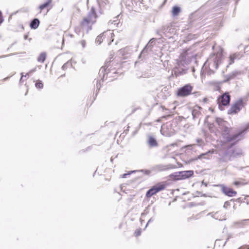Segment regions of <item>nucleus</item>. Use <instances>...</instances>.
<instances>
[{"mask_svg":"<svg viewBox=\"0 0 249 249\" xmlns=\"http://www.w3.org/2000/svg\"><path fill=\"white\" fill-rule=\"evenodd\" d=\"M195 55L191 54L189 50L186 51L182 53L177 60V63L173 71L177 76L185 73V66L188 65L193 58H195Z\"/></svg>","mask_w":249,"mask_h":249,"instance_id":"1","label":"nucleus"},{"mask_svg":"<svg viewBox=\"0 0 249 249\" xmlns=\"http://www.w3.org/2000/svg\"><path fill=\"white\" fill-rule=\"evenodd\" d=\"M97 17L94 8L92 7L87 17H85L81 21L80 27L75 28V32L80 35L81 30H82L83 32L85 31L88 33L91 29L92 25L96 22Z\"/></svg>","mask_w":249,"mask_h":249,"instance_id":"2","label":"nucleus"},{"mask_svg":"<svg viewBox=\"0 0 249 249\" xmlns=\"http://www.w3.org/2000/svg\"><path fill=\"white\" fill-rule=\"evenodd\" d=\"M216 123L217 124L219 128L221 130L222 135L227 141H237L241 139V133H238L232 136L229 135L230 128L227 126L228 123L227 122L223 120L222 119L217 118L216 119Z\"/></svg>","mask_w":249,"mask_h":249,"instance_id":"3","label":"nucleus"},{"mask_svg":"<svg viewBox=\"0 0 249 249\" xmlns=\"http://www.w3.org/2000/svg\"><path fill=\"white\" fill-rule=\"evenodd\" d=\"M219 60L220 55L215 56L214 54H213L211 56L204 64L201 71V75H203L205 69L207 68V67L209 68L207 73L209 75L213 73L218 67Z\"/></svg>","mask_w":249,"mask_h":249,"instance_id":"4","label":"nucleus"},{"mask_svg":"<svg viewBox=\"0 0 249 249\" xmlns=\"http://www.w3.org/2000/svg\"><path fill=\"white\" fill-rule=\"evenodd\" d=\"M176 127V121L168 122L161 126L160 132L164 136L170 137L175 133Z\"/></svg>","mask_w":249,"mask_h":249,"instance_id":"5","label":"nucleus"},{"mask_svg":"<svg viewBox=\"0 0 249 249\" xmlns=\"http://www.w3.org/2000/svg\"><path fill=\"white\" fill-rule=\"evenodd\" d=\"M165 188V185L163 183H159L149 189L146 194L147 197H150L158 192L164 190Z\"/></svg>","mask_w":249,"mask_h":249,"instance_id":"6","label":"nucleus"},{"mask_svg":"<svg viewBox=\"0 0 249 249\" xmlns=\"http://www.w3.org/2000/svg\"><path fill=\"white\" fill-rule=\"evenodd\" d=\"M230 102V95L228 93H225L219 97L217 99V103L219 105V108L220 110L223 109V106H225L229 104Z\"/></svg>","mask_w":249,"mask_h":249,"instance_id":"7","label":"nucleus"},{"mask_svg":"<svg viewBox=\"0 0 249 249\" xmlns=\"http://www.w3.org/2000/svg\"><path fill=\"white\" fill-rule=\"evenodd\" d=\"M193 87L190 84H187L178 90L177 95L180 97L187 96L191 93Z\"/></svg>","mask_w":249,"mask_h":249,"instance_id":"8","label":"nucleus"},{"mask_svg":"<svg viewBox=\"0 0 249 249\" xmlns=\"http://www.w3.org/2000/svg\"><path fill=\"white\" fill-rule=\"evenodd\" d=\"M107 36L108 37L110 36V37L112 38L111 42L113 41V39L112 38L114 35L110 30H108L98 36L96 39V42L98 44H100L103 41V39Z\"/></svg>","mask_w":249,"mask_h":249,"instance_id":"9","label":"nucleus"},{"mask_svg":"<svg viewBox=\"0 0 249 249\" xmlns=\"http://www.w3.org/2000/svg\"><path fill=\"white\" fill-rule=\"evenodd\" d=\"M243 106V102L242 100L237 101L233 104L229 110V113L235 114L239 112Z\"/></svg>","mask_w":249,"mask_h":249,"instance_id":"10","label":"nucleus"},{"mask_svg":"<svg viewBox=\"0 0 249 249\" xmlns=\"http://www.w3.org/2000/svg\"><path fill=\"white\" fill-rule=\"evenodd\" d=\"M107 68H105V67H102L99 71V74L100 76H102L101 78V80L103 81L105 78L106 75H107V77H111L112 76V74L116 73V72L113 70H107Z\"/></svg>","mask_w":249,"mask_h":249,"instance_id":"11","label":"nucleus"},{"mask_svg":"<svg viewBox=\"0 0 249 249\" xmlns=\"http://www.w3.org/2000/svg\"><path fill=\"white\" fill-rule=\"evenodd\" d=\"M231 151L228 149L219 159L220 162H227L232 160Z\"/></svg>","mask_w":249,"mask_h":249,"instance_id":"12","label":"nucleus"},{"mask_svg":"<svg viewBox=\"0 0 249 249\" xmlns=\"http://www.w3.org/2000/svg\"><path fill=\"white\" fill-rule=\"evenodd\" d=\"M221 190L224 194L229 196H234L237 194L236 191L223 185H221Z\"/></svg>","mask_w":249,"mask_h":249,"instance_id":"13","label":"nucleus"},{"mask_svg":"<svg viewBox=\"0 0 249 249\" xmlns=\"http://www.w3.org/2000/svg\"><path fill=\"white\" fill-rule=\"evenodd\" d=\"M178 174V177L177 178V179H184L192 176L194 174V172L192 170H188L180 172Z\"/></svg>","mask_w":249,"mask_h":249,"instance_id":"14","label":"nucleus"},{"mask_svg":"<svg viewBox=\"0 0 249 249\" xmlns=\"http://www.w3.org/2000/svg\"><path fill=\"white\" fill-rule=\"evenodd\" d=\"M171 168V165L158 164L152 167V170L155 172L166 171Z\"/></svg>","mask_w":249,"mask_h":249,"instance_id":"15","label":"nucleus"},{"mask_svg":"<svg viewBox=\"0 0 249 249\" xmlns=\"http://www.w3.org/2000/svg\"><path fill=\"white\" fill-rule=\"evenodd\" d=\"M147 142L150 147H157L158 145V142L155 138L151 136H148Z\"/></svg>","mask_w":249,"mask_h":249,"instance_id":"16","label":"nucleus"},{"mask_svg":"<svg viewBox=\"0 0 249 249\" xmlns=\"http://www.w3.org/2000/svg\"><path fill=\"white\" fill-rule=\"evenodd\" d=\"M208 215H210L213 218L219 220H225V218H224V216H222L220 215V212H217L216 213H210L208 214Z\"/></svg>","mask_w":249,"mask_h":249,"instance_id":"17","label":"nucleus"},{"mask_svg":"<svg viewBox=\"0 0 249 249\" xmlns=\"http://www.w3.org/2000/svg\"><path fill=\"white\" fill-rule=\"evenodd\" d=\"M231 151L232 158L240 156L242 155V150L239 148H235L233 150L230 149Z\"/></svg>","mask_w":249,"mask_h":249,"instance_id":"18","label":"nucleus"},{"mask_svg":"<svg viewBox=\"0 0 249 249\" xmlns=\"http://www.w3.org/2000/svg\"><path fill=\"white\" fill-rule=\"evenodd\" d=\"M52 0H47L44 3L41 4L38 8L39 10V13H41L42 11L45 8H48L52 3Z\"/></svg>","mask_w":249,"mask_h":249,"instance_id":"19","label":"nucleus"},{"mask_svg":"<svg viewBox=\"0 0 249 249\" xmlns=\"http://www.w3.org/2000/svg\"><path fill=\"white\" fill-rule=\"evenodd\" d=\"M156 39L154 38H151L149 41L148 43L146 45L145 48L142 50V53H146L148 50H151L152 46L151 44L153 43L155 41Z\"/></svg>","mask_w":249,"mask_h":249,"instance_id":"20","label":"nucleus"},{"mask_svg":"<svg viewBox=\"0 0 249 249\" xmlns=\"http://www.w3.org/2000/svg\"><path fill=\"white\" fill-rule=\"evenodd\" d=\"M39 24V20L37 18L34 19L30 23V27L32 29H36Z\"/></svg>","mask_w":249,"mask_h":249,"instance_id":"21","label":"nucleus"},{"mask_svg":"<svg viewBox=\"0 0 249 249\" xmlns=\"http://www.w3.org/2000/svg\"><path fill=\"white\" fill-rule=\"evenodd\" d=\"M46 54L45 53H42L39 55L37 61L39 62L43 63L45 60Z\"/></svg>","mask_w":249,"mask_h":249,"instance_id":"22","label":"nucleus"},{"mask_svg":"<svg viewBox=\"0 0 249 249\" xmlns=\"http://www.w3.org/2000/svg\"><path fill=\"white\" fill-rule=\"evenodd\" d=\"M180 12V9L178 6H174L172 9V14L173 16H177Z\"/></svg>","mask_w":249,"mask_h":249,"instance_id":"23","label":"nucleus"},{"mask_svg":"<svg viewBox=\"0 0 249 249\" xmlns=\"http://www.w3.org/2000/svg\"><path fill=\"white\" fill-rule=\"evenodd\" d=\"M200 107H197L196 108H194L192 111V114L193 116V118H195V117H196L199 114V111L198 110V109H200Z\"/></svg>","mask_w":249,"mask_h":249,"instance_id":"24","label":"nucleus"},{"mask_svg":"<svg viewBox=\"0 0 249 249\" xmlns=\"http://www.w3.org/2000/svg\"><path fill=\"white\" fill-rule=\"evenodd\" d=\"M210 153L212 154V153H213V152L209 151V152H206L205 153H203V154L200 155L199 156H198L197 159H201L202 158L209 159V158L207 157V156H208V154Z\"/></svg>","mask_w":249,"mask_h":249,"instance_id":"25","label":"nucleus"},{"mask_svg":"<svg viewBox=\"0 0 249 249\" xmlns=\"http://www.w3.org/2000/svg\"><path fill=\"white\" fill-rule=\"evenodd\" d=\"M115 19L113 20H110L108 24L109 25L110 24H114V25H116V26H118V24H119V22H117V17H115L114 18Z\"/></svg>","mask_w":249,"mask_h":249,"instance_id":"26","label":"nucleus"},{"mask_svg":"<svg viewBox=\"0 0 249 249\" xmlns=\"http://www.w3.org/2000/svg\"><path fill=\"white\" fill-rule=\"evenodd\" d=\"M35 85H36V88L39 89H41L43 88V84L42 83V82L40 81H37Z\"/></svg>","mask_w":249,"mask_h":249,"instance_id":"27","label":"nucleus"},{"mask_svg":"<svg viewBox=\"0 0 249 249\" xmlns=\"http://www.w3.org/2000/svg\"><path fill=\"white\" fill-rule=\"evenodd\" d=\"M246 184V183H244V182L241 181H236L233 182V184L237 186H243Z\"/></svg>","mask_w":249,"mask_h":249,"instance_id":"28","label":"nucleus"},{"mask_svg":"<svg viewBox=\"0 0 249 249\" xmlns=\"http://www.w3.org/2000/svg\"><path fill=\"white\" fill-rule=\"evenodd\" d=\"M79 44L81 45V46H82V48L83 49L85 48V47L86 46V44H87V43H86V40H81L80 42H79Z\"/></svg>","mask_w":249,"mask_h":249,"instance_id":"29","label":"nucleus"},{"mask_svg":"<svg viewBox=\"0 0 249 249\" xmlns=\"http://www.w3.org/2000/svg\"><path fill=\"white\" fill-rule=\"evenodd\" d=\"M71 66V64L70 63H69V62H67V63H65L63 66L62 67V69L63 70H65L69 66Z\"/></svg>","mask_w":249,"mask_h":249,"instance_id":"30","label":"nucleus"},{"mask_svg":"<svg viewBox=\"0 0 249 249\" xmlns=\"http://www.w3.org/2000/svg\"><path fill=\"white\" fill-rule=\"evenodd\" d=\"M235 58V55H231L230 57V63L229 64L231 65V64L232 63H233L234 62V59Z\"/></svg>","mask_w":249,"mask_h":249,"instance_id":"31","label":"nucleus"},{"mask_svg":"<svg viewBox=\"0 0 249 249\" xmlns=\"http://www.w3.org/2000/svg\"><path fill=\"white\" fill-rule=\"evenodd\" d=\"M136 172V171L134 170V171H130V172H129L128 173H127V174H123V175H122V178H126L127 177V176L129 175H130L131 173H134V172Z\"/></svg>","mask_w":249,"mask_h":249,"instance_id":"32","label":"nucleus"},{"mask_svg":"<svg viewBox=\"0 0 249 249\" xmlns=\"http://www.w3.org/2000/svg\"><path fill=\"white\" fill-rule=\"evenodd\" d=\"M236 73L237 72H234L231 74H230L228 76H229V78L228 79H232L233 78L235 75H236Z\"/></svg>","mask_w":249,"mask_h":249,"instance_id":"33","label":"nucleus"},{"mask_svg":"<svg viewBox=\"0 0 249 249\" xmlns=\"http://www.w3.org/2000/svg\"><path fill=\"white\" fill-rule=\"evenodd\" d=\"M96 89H97V90H99L101 87V83H100V81H96Z\"/></svg>","mask_w":249,"mask_h":249,"instance_id":"34","label":"nucleus"},{"mask_svg":"<svg viewBox=\"0 0 249 249\" xmlns=\"http://www.w3.org/2000/svg\"><path fill=\"white\" fill-rule=\"evenodd\" d=\"M249 129V123L247 124L246 128L241 132H239V133H241V135L247 130H248Z\"/></svg>","mask_w":249,"mask_h":249,"instance_id":"35","label":"nucleus"},{"mask_svg":"<svg viewBox=\"0 0 249 249\" xmlns=\"http://www.w3.org/2000/svg\"><path fill=\"white\" fill-rule=\"evenodd\" d=\"M4 19L2 16V12L0 11V25L3 22Z\"/></svg>","mask_w":249,"mask_h":249,"instance_id":"36","label":"nucleus"},{"mask_svg":"<svg viewBox=\"0 0 249 249\" xmlns=\"http://www.w3.org/2000/svg\"><path fill=\"white\" fill-rule=\"evenodd\" d=\"M141 234V231L140 229L137 230L135 232V234L136 236H138L140 235Z\"/></svg>","mask_w":249,"mask_h":249,"instance_id":"37","label":"nucleus"},{"mask_svg":"<svg viewBox=\"0 0 249 249\" xmlns=\"http://www.w3.org/2000/svg\"><path fill=\"white\" fill-rule=\"evenodd\" d=\"M238 249H249V245H244L241 246Z\"/></svg>","mask_w":249,"mask_h":249,"instance_id":"38","label":"nucleus"},{"mask_svg":"<svg viewBox=\"0 0 249 249\" xmlns=\"http://www.w3.org/2000/svg\"><path fill=\"white\" fill-rule=\"evenodd\" d=\"M230 205V202L229 201H226L224 204L223 207L227 208L228 206Z\"/></svg>","mask_w":249,"mask_h":249,"instance_id":"39","label":"nucleus"},{"mask_svg":"<svg viewBox=\"0 0 249 249\" xmlns=\"http://www.w3.org/2000/svg\"><path fill=\"white\" fill-rule=\"evenodd\" d=\"M248 221H249V219H245L239 222V223H240L242 225H244L245 223Z\"/></svg>","mask_w":249,"mask_h":249,"instance_id":"40","label":"nucleus"},{"mask_svg":"<svg viewBox=\"0 0 249 249\" xmlns=\"http://www.w3.org/2000/svg\"><path fill=\"white\" fill-rule=\"evenodd\" d=\"M154 220V218L153 217H151L149 220L147 222L146 225V226H145V228H146L148 226V225L151 222H152Z\"/></svg>","mask_w":249,"mask_h":249,"instance_id":"41","label":"nucleus"},{"mask_svg":"<svg viewBox=\"0 0 249 249\" xmlns=\"http://www.w3.org/2000/svg\"><path fill=\"white\" fill-rule=\"evenodd\" d=\"M128 50L127 48H125V49H122V50H121L120 51V54H122V55H124V52L125 51H127Z\"/></svg>","mask_w":249,"mask_h":249,"instance_id":"42","label":"nucleus"},{"mask_svg":"<svg viewBox=\"0 0 249 249\" xmlns=\"http://www.w3.org/2000/svg\"><path fill=\"white\" fill-rule=\"evenodd\" d=\"M21 77L20 79V82H21L22 81V78L23 77H26L28 75V73H26L25 75H23V73H21Z\"/></svg>","mask_w":249,"mask_h":249,"instance_id":"43","label":"nucleus"},{"mask_svg":"<svg viewBox=\"0 0 249 249\" xmlns=\"http://www.w3.org/2000/svg\"><path fill=\"white\" fill-rule=\"evenodd\" d=\"M202 140L200 139V140H197V142L198 143V144L199 145H201V144H200V142H202Z\"/></svg>","mask_w":249,"mask_h":249,"instance_id":"44","label":"nucleus"},{"mask_svg":"<svg viewBox=\"0 0 249 249\" xmlns=\"http://www.w3.org/2000/svg\"><path fill=\"white\" fill-rule=\"evenodd\" d=\"M36 71V68H35V69L31 70L29 72L30 73H32V72H33L35 71Z\"/></svg>","mask_w":249,"mask_h":249,"instance_id":"45","label":"nucleus"},{"mask_svg":"<svg viewBox=\"0 0 249 249\" xmlns=\"http://www.w3.org/2000/svg\"><path fill=\"white\" fill-rule=\"evenodd\" d=\"M193 145H188L187 146H186L185 147H187V148H191L193 146Z\"/></svg>","mask_w":249,"mask_h":249,"instance_id":"46","label":"nucleus"},{"mask_svg":"<svg viewBox=\"0 0 249 249\" xmlns=\"http://www.w3.org/2000/svg\"><path fill=\"white\" fill-rule=\"evenodd\" d=\"M132 1H135V3L140 1L141 0H131Z\"/></svg>","mask_w":249,"mask_h":249,"instance_id":"47","label":"nucleus"},{"mask_svg":"<svg viewBox=\"0 0 249 249\" xmlns=\"http://www.w3.org/2000/svg\"><path fill=\"white\" fill-rule=\"evenodd\" d=\"M164 27H162V29H161V31H162L164 30Z\"/></svg>","mask_w":249,"mask_h":249,"instance_id":"48","label":"nucleus"},{"mask_svg":"<svg viewBox=\"0 0 249 249\" xmlns=\"http://www.w3.org/2000/svg\"><path fill=\"white\" fill-rule=\"evenodd\" d=\"M52 7V6H51V7L50 8V9ZM49 9H47L46 13L49 11Z\"/></svg>","mask_w":249,"mask_h":249,"instance_id":"49","label":"nucleus"},{"mask_svg":"<svg viewBox=\"0 0 249 249\" xmlns=\"http://www.w3.org/2000/svg\"><path fill=\"white\" fill-rule=\"evenodd\" d=\"M160 32V31H157V34H159Z\"/></svg>","mask_w":249,"mask_h":249,"instance_id":"50","label":"nucleus"},{"mask_svg":"<svg viewBox=\"0 0 249 249\" xmlns=\"http://www.w3.org/2000/svg\"><path fill=\"white\" fill-rule=\"evenodd\" d=\"M9 77H6L4 79V80H6V79H7Z\"/></svg>","mask_w":249,"mask_h":249,"instance_id":"51","label":"nucleus"},{"mask_svg":"<svg viewBox=\"0 0 249 249\" xmlns=\"http://www.w3.org/2000/svg\"><path fill=\"white\" fill-rule=\"evenodd\" d=\"M146 173L148 174V173H149V171H146Z\"/></svg>","mask_w":249,"mask_h":249,"instance_id":"52","label":"nucleus"},{"mask_svg":"<svg viewBox=\"0 0 249 249\" xmlns=\"http://www.w3.org/2000/svg\"><path fill=\"white\" fill-rule=\"evenodd\" d=\"M24 38H25V39H26L27 38V36H25Z\"/></svg>","mask_w":249,"mask_h":249,"instance_id":"53","label":"nucleus"}]
</instances>
